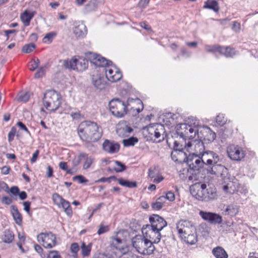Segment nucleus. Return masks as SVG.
I'll use <instances>...</instances> for the list:
<instances>
[{
  "label": "nucleus",
  "instance_id": "nucleus-1",
  "mask_svg": "<svg viewBox=\"0 0 258 258\" xmlns=\"http://www.w3.org/2000/svg\"><path fill=\"white\" fill-rule=\"evenodd\" d=\"M88 58L90 62L96 66L103 68V71L105 72L106 78L108 81L115 82L121 78L122 74L118 69L115 67H114V69L109 68L112 64L111 61L107 60L100 55L91 52H89Z\"/></svg>",
  "mask_w": 258,
  "mask_h": 258
},
{
  "label": "nucleus",
  "instance_id": "nucleus-2",
  "mask_svg": "<svg viewBox=\"0 0 258 258\" xmlns=\"http://www.w3.org/2000/svg\"><path fill=\"white\" fill-rule=\"evenodd\" d=\"M78 135L81 140L87 143L97 141L102 136V130L94 122L85 121L82 122L77 128Z\"/></svg>",
  "mask_w": 258,
  "mask_h": 258
},
{
  "label": "nucleus",
  "instance_id": "nucleus-3",
  "mask_svg": "<svg viewBox=\"0 0 258 258\" xmlns=\"http://www.w3.org/2000/svg\"><path fill=\"white\" fill-rule=\"evenodd\" d=\"M185 148L188 153L186 152L173 151L171 152V157L172 160L177 163H181L183 159V162L187 166V168L186 169L184 168L183 171L187 173L188 180L191 181L192 180V176L194 175V163L192 162L194 153L189 151V148H188V150L187 148Z\"/></svg>",
  "mask_w": 258,
  "mask_h": 258
},
{
  "label": "nucleus",
  "instance_id": "nucleus-4",
  "mask_svg": "<svg viewBox=\"0 0 258 258\" xmlns=\"http://www.w3.org/2000/svg\"><path fill=\"white\" fill-rule=\"evenodd\" d=\"M133 246L140 253L150 255L155 250V247L152 242L142 235H136L132 239Z\"/></svg>",
  "mask_w": 258,
  "mask_h": 258
},
{
  "label": "nucleus",
  "instance_id": "nucleus-5",
  "mask_svg": "<svg viewBox=\"0 0 258 258\" xmlns=\"http://www.w3.org/2000/svg\"><path fill=\"white\" fill-rule=\"evenodd\" d=\"M43 103L46 109L56 111L61 104V97L54 90H48L44 95Z\"/></svg>",
  "mask_w": 258,
  "mask_h": 258
},
{
  "label": "nucleus",
  "instance_id": "nucleus-6",
  "mask_svg": "<svg viewBox=\"0 0 258 258\" xmlns=\"http://www.w3.org/2000/svg\"><path fill=\"white\" fill-rule=\"evenodd\" d=\"M144 130H146L150 139L154 142L160 143L167 136L164 126L161 123L150 124L145 127Z\"/></svg>",
  "mask_w": 258,
  "mask_h": 258
},
{
  "label": "nucleus",
  "instance_id": "nucleus-7",
  "mask_svg": "<svg viewBox=\"0 0 258 258\" xmlns=\"http://www.w3.org/2000/svg\"><path fill=\"white\" fill-rule=\"evenodd\" d=\"M133 100V98H128L126 104L118 98L113 99L109 103L110 111L114 116L121 117L126 113L127 106L129 105V103Z\"/></svg>",
  "mask_w": 258,
  "mask_h": 258
},
{
  "label": "nucleus",
  "instance_id": "nucleus-8",
  "mask_svg": "<svg viewBox=\"0 0 258 258\" xmlns=\"http://www.w3.org/2000/svg\"><path fill=\"white\" fill-rule=\"evenodd\" d=\"M194 132V128L192 127L188 124L181 123L178 124L176 127V133L174 135H177L179 137L180 139H181L183 142H184V147L190 148L192 146V143L191 141H188L186 143V140H190L192 136H189V134L192 133Z\"/></svg>",
  "mask_w": 258,
  "mask_h": 258
},
{
  "label": "nucleus",
  "instance_id": "nucleus-9",
  "mask_svg": "<svg viewBox=\"0 0 258 258\" xmlns=\"http://www.w3.org/2000/svg\"><path fill=\"white\" fill-rule=\"evenodd\" d=\"M63 66L67 69L83 72L87 69L88 61L87 59L82 58H73L71 60L66 59L63 60Z\"/></svg>",
  "mask_w": 258,
  "mask_h": 258
},
{
  "label": "nucleus",
  "instance_id": "nucleus-10",
  "mask_svg": "<svg viewBox=\"0 0 258 258\" xmlns=\"http://www.w3.org/2000/svg\"><path fill=\"white\" fill-rule=\"evenodd\" d=\"M195 121V126L196 125ZM196 136L201 140H207L210 142H213L216 139V133L213 132L209 128L204 126H199L196 129L195 127V138Z\"/></svg>",
  "mask_w": 258,
  "mask_h": 258
},
{
  "label": "nucleus",
  "instance_id": "nucleus-11",
  "mask_svg": "<svg viewBox=\"0 0 258 258\" xmlns=\"http://www.w3.org/2000/svg\"><path fill=\"white\" fill-rule=\"evenodd\" d=\"M142 231L143 236L153 243H158L161 238L160 230L154 229L153 228H147L146 225L143 226Z\"/></svg>",
  "mask_w": 258,
  "mask_h": 258
},
{
  "label": "nucleus",
  "instance_id": "nucleus-12",
  "mask_svg": "<svg viewBox=\"0 0 258 258\" xmlns=\"http://www.w3.org/2000/svg\"><path fill=\"white\" fill-rule=\"evenodd\" d=\"M189 225L191 227L192 226V225L190 224V222L189 221H180L177 224V230L179 234H183L182 237L184 238V240L186 243L192 245L194 244V240L192 239V235L190 234H187V233Z\"/></svg>",
  "mask_w": 258,
  "mask_h": 258
},
{
  "label": "nucleus",
  "instance_id": "nucleus-13",
  "mask_svg": "<svg viewBox=\"0 0 258 258\" xmlns=\"http://www.w3.org/2000/svg\"><path fill=\"white\" fill-rule=\"evenodd\" d=\"M37 238L39 242L42 243L45 248H51L56 245V237L52 232L41 233Z\"/></svg>",
  "mask_w": 258,
  "mask_h": 258
},
{
  "label": "nucleus",
  "instance_id": "nucleus-14",
  "mask_svg": "<svg viewBox=\"0 0 258 258\" xmlns=\"http://www.w3.org/2000/svg\"><path fill=\"white\" fill-rule=\"evenodd\" d=\"M210 156L211 159L207 160V164L213 165L211 168L212 173L213 174H222L224 170L226 169L223 165L216 164L219 161V156L213 152H210Z\"/></svg>",
  "mask_w": 258,
  "mask_h": 258
},
{
  "label": "nucleus",
  "instance_id": "nucleus-15",
  "mask_svg": "<svg viewBox=\"0 0 258 258\" xmlns=\"http://www.w3.org/2000/svg\"><path fill=\"white\" fill-rule=\"evenodd\" d=\"M150 225L147 224V228L157 229L161 231L167 225L166 221L161 216L156 214H153L149 217Z\"/></svg>",
  "mask_w": 258,
  "mask_h": 258
},
{
  "label": "nucleus",
  "instance_id": "nucleus-16",
  "mask_svg": "<svg viewBox=\"0 0 258 258\" xmlns=\"http://www.w3.org/2000/svg\"><path fill=\"white\" fill-rule=\"evenodd\" d=\"M229 157L235 161H240L245 156L244 151L241 148L235 145H230L227 148Z\"/></svg>",
  "mask_w": 258,
  "mask_h": 258
},
{
  "label": "nucleus",
  "instance_id": "nucleus-17",
  "mask_svg": "<svg viewBox=\"0 0 258 258\" xmlns=\"http://www.w3.org/2000/svg\"><path fill=\"white\" fill-rule=\"evenodd\" d=\"M92 83L96 89L102 90L105 88L106 80L103 75L95 72L91 77Z\"/></svg>",
  "mask_w": 258,
  "mask_h": 258
},
{
  "label": "nucleus",
  "instance_id": "nucleus-18",
  "mask_svg": "<svg viewBox=\"0 0 258 258\" xmlns=\"http://www.w3.org/2000/svg\"><path fill=\"white\" fill-rule=\"evenodd\" d=\"M206 188L207 185L205 183L202 182L195 183V191L196 190L195 198L199 201H204L206 199Z\"/></svg>",
  "mask_w": 258,
  "mask_h": 258
},
{
  "label": "nucleus",
  "instance_id": "nucleus-19",
  "mask_svg": "<svg viewBox=\"0 0 258 258\" xmlns=\"http://www.w3.org/2000/svg\"><path fill=\"white\" fill-rule=\"evenodd\" d=\"M102 147L105 151L110 154H113L119 151L120 145L117 143L112 142L106 140L103 143Z\"/></svg>",
  "mask_w": 258,
  "mask_h": 258
},
{
  "label": "nucleus",
  "instance_id": "nucleus-20",
  "mask_svg": "<svg viewBox=\"0 0 258 258\" xmlns=\"http://www.w3.org/2000/svg\"><path fill=\"white\" fill-rule=\"evenodd\" d=\"M208 159H211L210 152H204L200 156V158L196 159L195 161V171L196 168H197V170H199L203 167L205 164H207Z\"/></svg>",
  "mask_w": 258,
  "mask_h": 258
},
{
  "label": "nucleus",
  "instance_id": "nucleus-21",
  "mask_svg": "<svg viewBox=\"0 0 258 258\" xmlns=\"http://www.w3.org/2000/svg\"><path fill=\"white\" fill-rule=\"evenodd\" d=\"M204 151L205 146L203 140H201L200 139L197 140L195 138V157L200 158V156L205 152Z\"/></svg>",
  "mask_w": 258,
  "mask_h": 258
},
{
  "label": "nucleus",
  "instance_id": "nucleus-22",
  "mask_svg": "<svg viewBox=\"0 0 258 258\" xmlns=\"http://www.w3.org/2000/svg\"><path fill=\"white\" fill-rule=\"evenodd\" d=\"M239 207L235 204H232L226 206L224 211L225 215L230 217L236 216L239 212Z\"/></svg>",
  "mask_w": 258,
  "mask_h": 258
},
{
  "label": "nucleus",
  "instance_id": "nucleus-23",
  "mask_svg": "<svg viewBox=\"0 0 258 258\" xmlns=\"http://www.w3.org/2000/svg\"><path fill=\"white\" fill-rule=\"evenodd\" d=\"M73 32L76 37L82 38L87 34L86 27L83 23L79 24L74 27Z\"/></svg>",
  "mask_w": 258,
  "mask_h": 258
},
{
  "label": "nucleus",
  "instance_id": "nucleus-24",
  "mask_svg": "<svg viewBox=\"0 0 258 258\" xmlns=\"http://www.w3.org/2000/svg\"><path fill=\"white\" fill-rule=\"evenodd\" d=\"M34 16V12H29L25 11L21 15V19L25 26H28L30 25L31 20Z\"/></svg>",
  "mask_w": 258,
  "mask_h": 258
},
{
  "label": "nucleus",
  "instance_id": "nucleus-25",
  "mask_svg": "<svg viewBox=\"0 0 258 258\" xmlns=\"http://www.w3.org/2000/svg\"><path fill=\"white\" fill-rule=\"evenodd\" d=\"M11 212L16 223L19 225H21L22 222V217L16 206L12 205L11 206Z\"/></svg>",
  "mask_w": 258,
  "mask_h": 258
},
{
  "label": "nucleus",
  "instance_id": "nucleus-26",
  "mask_svg": "<svg viewBox=\"0 0 258 258\" xmlns=\"http://www.w3.org/2000/svg\"><path fill=\"white\" fill-rule=\"evenodd\" d=\"M133 128L126 125H123L116 129V133L120 137L127 136L133 132Z\"/></svg>",
  "mask_w": 258,
  "mask_h": 258
},
{
  "label": "nucleus",
  "instance_id": "nucleus-27",
  "mask_svg": "<svg viewBox=\"0 0 258 258\" xmlns=\"http://www.w3.org/2000/svg\"><path fill=\"white\" fill-rule=\"evenodd\" d=\"M212 253L216 258H228V254L222 247L218 246L214 248Z\"/></svg>",
  "mask_w": 258,
  "mask_h": 258
},
{
  "label": "nucleus",
  "instance_id": "nucleus-28",
  "mask_svg": "<svg viewBox=\"0 0 258 258\" xmlns=\"http://www.w3.org/2000/svg\"><path fill=\"white\" fill-rule=\"evenodd\" d=\"M14 237L15 235L12 231L6 230L4 232L2 239L5 243H10L14 239Z\"/></svg>",
  "mask_w": 258,
  "mask_h": 258
},
{
  "label": "nucleus",
  "instance_id": "nucleus-29",
  "mask_svg": "<svg viewBox=\"0 0 258 258\" xmlns=\"http://www.w3.org/2000/svg\"><path fill=\"white\" fill-rule=\"evenodd\" d=\"M217 195L216 189L215 188H206L205 194V200L204 201H208L209 200H213L217 198Z\"/></svg>",
  "mask_w": 258,
  "mask_h": 258
},
{
  "label": "nucleus",
  "instance_id": "nucleus-30",
  "mask_svg": "<svg viewBox=\"0 0 258 258\" xmlns=\"http://www.w3.org/2000/svg\"><path fill=\"white\" fill-rule=\"evenodd\" d=\"M117 181L120 185L128 188H135L137 186V183L136 181H130L122 178H118Z\"/></svg>",
  "mask_w": 258,
  "mask_h": 258
},
{
  "label": "nucleus",
  "instance_id": "nucleus-31",
  "mask_svg": "<svg viewBox=\"0 0 258 258\" xmlns=\"http://www.w3.org/2000/svg\"><path fill=\"white\" fill-rule=\"evenodd\" d=\"M204 8L212 10L216 12H218L219 9L218 3L214 0L208 1L205 3Z\"/></svg>",
  "mask_w": 258,
  "mask_h": 258
},
{
  "label": "nucleus",
  "instance_id": "nucleus-32",
  "mask_svg": "<svg viewBox=\"0 0 258 258\" xmlns=\"http://www.w3.org/2000/svg\"><path fill=\"white\" fill-rule=\"evenodd\" d=\"M60 205H61V207L64 209L66 214L68 216L71 217L72 215V210L70 203L64 199L60 203Z\"/></svg>",
  "mask_w": 258,
  "mask_h": 258
},
{
  "label": "nucleus",
  "instance_id": "nucleus-33",
  "mask_svg": "<svg viewBox=\"0 0 258 258\" xmlns=\"http://www.w3.org/2000/svg\"><path fill=\"white\" fill-rule=\"evenodd\" d=\"M173 151H176L178 152H186L187 153H188L184 147V142L183 141H182L181 143V142L174 141Z\"/></svg>",
  "mask_w": 258,
  "mask_h": 258
},
{
  "label": "nucleus",
  "instance_id": "nucleus-34",
  "mask_svg": "<svg viewBox=\"0 0 258 258\" xmlns=\"http://www.w3.org/2000/svg\"><path fill=\"white\" fill-rule=\"evenodd\" d=\"M220 53L224 54L226 57H232L235 54V50L229 47H221Z\"/></svg>",
  "mask_w": 258,
  "mask_h": 258
},
{
  "label": "nucleus",
  "instance_id": "nucleus-35",
  "mask_svg": "<svg viewBox=\"0 0 258 258\" xmlns=\"http://www.w3.org/2000/svg\"><path fill=\"white\" fill-rule=\"evenodd\" d=\"M138 141V139L137 137H132L128 139L123 140L122 143L124 146L129 147L134 146Z\"/></svg>",
  "mask_w": 258,
  "mask_h": 258
},
{
  "label": "nucleus",
  "instance_id": "nucleus-36",
  "mask_svg": "<svg viewBox=\"0 0 258 258\" xmlns=\"http://www.w3.org/2000/svg\"><path fill=\"white\" fill-rule=\"evenodd\" d=\"M56 35V33L55 32H51L47 33L43 38V42L45 43H50L54 37Z\"/></svg>",
  "mask_w": 258,
  "mask_h": 258
},
{
  "label": "nucleus",
  "instance_id": "nucleus-37",
  "mask_svg": "<svg viewBox=\"0 0 258 258\" xmlns=\"http://www.w3.org/2000/svg\"><path fill=\"white\" fill-rule=\"evenodd\" d=\"M30 98V93L28 92H21L20 93L18 96V100L20 102H26Z\"/></svg>",
  "mask_w": 258,
  "mask_h": 258
},
{
  "label": "nucleus",
  "instance_id": "nucleus-38",
  "mask_svg": "<svg viewBox=\"0 0 258 258\" xmlns=\"http://www.w3.org/2000/svg\"><path fill=\"white\" fill-rule=\"evenodd\" d=\"M122 243V240L120 238L116 237L113 239L111 245L116 249L120 250L121 249H122V246L121 245Z\"/></svg>",
  "mask_w": 258,
  "mask_h": 258
},
{
  "label": "nucleus",
  "instance_id": "nucleus-39",
  "mask_svg": "<svg viewBox=\"0 0 258 258\" xmlns=\"http://www.w3.org/2000/svg\"><path fill=\"white\" fill-rule=\"evenodd\" d=\"M199 215H200V216L202 217V218L203 219L210 222L211 220V218H212L213 213L206 212H204L203 211H200L199 212Z\"/></svg>",
  "mask_w": 258,
  "mask_h": 258
},
{
  "label": "nucleus",
  "instance_id": "nucleus-40",
  "mask_svg": "<svg viewBox=\"0 0 258 258\" xmlns=\"http://www.w3.org/2000/svg\"><path fill=\"white\" fill-rule=\"evenodd\" d=\"M90 246L89 245H86L84 242H83L81 245V252L83 256H88L90 253Z\"/></svg>",
  "mask_w": 258,
  "mask_h": 258
},
{
  "label": "nucleus",
  "instance_id": "nucleus-41",
  "mask_svg": "<svg viewBox=\"0 0 258 258\" xmlns=\"http://www.w3.org/2000/svg\"><path fill=\"white\" fill-rule=\"evenodd\" d=\"M115 164L118 166V167H114L113 170L116 172H121L124 171L126 167L124 164L122 163L119 161H115Z\"/></svg>",
  "mask_w": 258,
  "mask_h": 258
},
{
  "label": "nucleus",
  "instance_id": "nucleus-42",
  "mask_svg": "<svg viewBox=\"0 0 258 258\" xmlns=\"http://www.w3.org/2000/svg\"><path fill=\"white\" fill-rule=\"evenodd\" d=\"M36 47V45L34 43H29L25 45L22 49V51L26 53L31 52Z\"/></svg>",
  "mask_w": 258,
  "mask_h": 258
},
{
  "label": "nucleus",
  "instance_id": "nucleus-43",
  "mask_svg": "<svg viewBox=\"0 0 258 258\" xmlns=\"http://www.w3.org/2000/svg\"><path fill=\"white\" fill-rule=\"evenodd\" d=\"M222 217L217 214L213 213L211 220L210 223L212 224H220L222 222Z\"/></svg>",
  "mask_w": 258,
  "mask_h": 258
},
{
  "label": "nucleus",
  "instance_id": "nucleus-44",
  "mask_svg": "<svg viewBox=\"0 0 258 258\" xmlns=\"http://www.w3.org/2000/svg\"><path fill=\"white\" fill-rule=\"evenodd\" d=\"M46 69V65L40 67L35 74V78L38 79L42 77L45 74Z\"/></svg>",
  "mask_w": 258,
  "mask_h": 258
},
{
  "label": "nucleus",
  "instance_id": "nucleus-45",
  "mask_svg": "<svg viewBox=\"0 0 258 258\" xmlns=\"http://www.w3.org/2000/svg\"><path fill=\"white\" fill-rule=\"evenodd\" d=\"M227 119L225 118L224 116L222 114H219L216 116V121L218 124L220 126H222L225 124Z\"/></svg>",
  "mask_w": 258,
  "mask_h": 258
},
{
  "label": "nucleus",
  "instance_id": "nucleus-46",
  "mask_svg": "<svg viewBox=\"0 0 258 258\" xmlns=\"http://www.w3.org/2000/svg\"><path fill=\"white\" fill-rule=\"evenodd\" d=\"M52 200L56 205L59 206L64 199L57 193H54L52 195Z\"/></svg>",
  "mask_w": 258,
  "mask_h": 258
},
{
  "label": "nucleus",
  "instance_id": "nucleus-47",
  "mask_svg": "<svg viewBox=\"0 0 258 258\" xmlns=\"http://www.w3.org/2000/svg\"><path fill=\"white\" fill-rule=\"evenodd\" d=\"M73 180L74 181H78L79 183H84L87 182L88 180L83 175H78L73 177Z\"/></svg>",
  "mask_w": 258,
  "mask_h": 258
},
{
  "label": "nucleus",
  "instance_id": "nucleus-48",
  "mask_svg": "<svg viewBox=\"0 0 258 258\" xmlns=\"http://www.w3.org/2000/svg\"><path fill=\"white\" fill-rule=\"evenodd\" d=\"M5 191L9 194L13 195L14 196H17L19 194L20 189L17 186H13L9 189H5Z\"/></svg>",
  "mask_w": 258,
  "mask_h": 258
},
{
  "label": "nucleus",
  "instance_id": "nucleus-49",
  "mask_svg": "<svg viewBox=\"0 0 258 258\" xmlns=\"http://www.w3.org/2000/svg\"><path fill=\"white\" fill-rule=\"evenodd\" d=\"M221 47L219 45H212V46H208L206 47L207 51L209 52H219L220 53Z\"/></svg>",
  "mask_w": 258,
  "mask_h": 258
},
{
  "label": "nucleus",
  "instance_id": "nucleus-50",
  "mask_svg": "<svg viewBox=\"0 0 258 258\" xmlns=\"http://www.w3.org/2000/svg\"><path fill=\"white\" fill-rule=\"evenodd\" d=\"M93 162V159L91 157H87L85 159V162L84 163L83 165V169H87L89 168L92 163Z\"/></svg>",
  "mask_w": 258,
  "mask_h": 258
},
{
  "label": "nucleus",
  "instance_id": "nucleus-51",
  "mask_svg": "<svg viewBox=\"0 0 258 258\" xmlns=\"http://www.w3.org/2000/svg\"><path fill=\"white\" fill-rule=\"evenodd\" d=\"M109 230L108 227L107 226H104L103 224H101L99 225V229L97 231V233L98 235H101L106 232H107Z\"/></svg>",
  "mask_w": 258,
  "mask_h": 258
},
{
  "label": "nucleus",
  "instance_id": "nucleus-52",
  "mask_svg": "<svg viewBox=\"0 0 258 258\" xmlns=\"http://www.w3.org/2000/svg\"><path fill=\"white\" fill-rule=\"evenodd\" d=\"M31 67L30 68V70L31 71H34L38 67L39 64L40 63V60L38 58L35 59H33L31 61Z\"/></svg>",
  "mask_w": 258,
  "mask_h": 258
},
{
  "label": "nucleus",
  "instance_id": "nucleus-53",
  "mask_svg": "<svg viewBox=\"0 0 258 258\" xmlns=\"http://www.w3.org/2000/svg\"><path fill=\"white\" fill-rule=\"evenodd\" d=\"M16 128L12 127L10 132L8 134V141L9 142H11L13 140L16 133Z\"/></svg>",
  "mask_w": 258,
  "mask_h": 258
},
{
  "label": "nucleus",
  "instance_id": "nucleus-54",
  "mask_svg": "<svg viewBox=\"0 0 258 258\" xmlns=\"http://www.w3.org/2000/svg\"><path fill=\"white\" fill-rule=\"evenodd\" d=\"M165 200L169 201H173L175 200L174 194L172 191H168L165 196Z\"/></svg>",
  "mask_w": 258,
  "mask_h": 258
},
{
  "label": "nucleus",
  "instance_id": "nucleus-55",
  "mask_svg": "<svg viewBox=\"0 0 258 258\" xmlns=\"http://www.w3.org/2000/svg\"><path fill=\"white\" fill-rule=\"evenodd\" d=\"M71 250L73 253L77 254L79 250V245L77 243H73L71 245Z\"/></svg>",
  "mask_w": 258,
  "mask_h": 258
},
{
  "label": "nucleus",
  "instance_id": "nucleus-56",
  "mask_svg": "<svg viewBox=\"0 0 258 258\" xmlns=\"http://www.w3.org/2000/svg\"><path fill=\"white\" fill-rule=\"evenodd\" d=\"M23 205L24 207V210L28 214H30L31 202L29 201L24 202Z\"/></svg>",
  "mask_w": 258,
  "mask_h": 258
},
{
  "label": "nucleus",
  "instance_id": "nucleus-57",
  "mask_svg": "<svg viewBox=\"0 0 258 258\" xmlns=\"http://www.w3.org/2000/svg\"><path fill=\"white\" fill-rule=\"evenodd\" d=\"M70 115L74 119H79L83 117L82 115L79 111L75 112H72L70 113Z\"/></svg>",
  "mask_w": 258,
  "mask_h": 258
},
{
  "label": "nucleus",
  "instance_id": "nucleus-58",
  "mask_svg": "<svg viewBox=\"0 0 258 258\" xmlns=\"http://www.w3.org/2000/svg\"><path fill=\"white\" fill-rule=\"evenodd\" d=\"M2 202L5 205H9L12 203L13 201L9 197L5 196L3 197L2 199Z\"/></svg>",
  "mask_w": 258,
  "mask_h": 258
},
{
  "label": "nucleus",
  "instance_id": "nucleus-59",
  "mask_svg": "<svg viewBox=\"0 0 258 258\" xmlns=\"http://www.w3.org/2000/svg\"><path fill=\"white\" fill-rule=\"evenodd\" d=\"M151 206L153 209L157 210L161 209L163 207V205L157 201H156L155 203H153L151 205Z\"/></svg>",
  "mask_w": 258,
  "mask_h": 258
},
{
  "label": "nucleus",
  "instance_id": "nucleus-60",
  "mask_svg": "<svg viewBox=\"0 0 258 258\" xmlns=\"http://www.w3.org/2000/svg\"><path fill=\"white\" fill-rule=\"evenodd\" d=\"M149 3V0H140L138 6L142 9L146 8Z\"/></svg>",
  "mask_w": 258,
  "mask_h": 258
},
{
  "label": "nucleus",
  "instance_id": "nucleus-61",
  "mask_svg": "<svg viewBox=\"0 0 258 258\" xmlns=\"http://www.w3.org/2000/svg\"><path fill=\"white\" fill-rule=\"evenodd\" d=\"M232 29L236 32H238L240 29V25L239 23L235 21L233 22Z\"/></svg>",
  "mask_w": 258,
  "mask_h": 258
},
{
  "label": "nucleus",
  "instance_id": "nucleus-62",
  "mask_svg": "<svg viewBox=\"0 0 258 258\" xmlns=\"http://www.w3.org/2000/svg\"><path fill=\"white\" fill-rule=\"evenodd\" d=\"M231 183H228L227 185H225L223 186V190L226 192H229V193H232L234 192V189H231V190H229V188H231L232 187L231 186Z\"/></svg>",
  "mask_w": 258,
  "mask_h": 258
},
{
  "label": "nucleus",
  "instance_id": "nucleus-63",
  "mask_svg": "<svg viewBox=\"0 0 258 258\" xmlns=\"http://www.w3.org/2000/svg\"><path fill=\"white\" fill-rule=\"evenodd\" d=\"M17 125L20 127L22 130L25 131L27 133H29V131H28L27 127L26 125L21 121H18L17 122Z\"/></svg>",
  "mask_w": 258,
  "mask_h": 258
},
{
  "label": "nucleus",
  "instance_id": "nucleus-64",
  "mask_svg": "<svg viewBox=\"0 0 258 258\" xmlns=\"http://www.w3.org/2000/svg\"><path fill=\"white\" fill-rule=\"evenodd\" d=\"M11 168L7 166H3L1 169V172L3 174L7 175L9 173Z\"/></svg>",
  "mask_w": 258,
  "mask_h": 258
}]
</instances>
